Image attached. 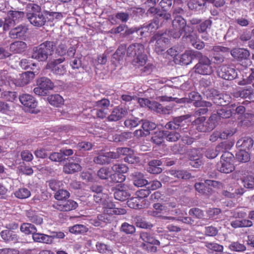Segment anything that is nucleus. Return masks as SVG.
I'll return each mask as SVG.
<instances>
[{
	"instance_id": "1",
	"label": "nucleus",
	"mask_w": 254,
	"mask_h": 254,
	"mask_svg": "<svg viewBox=\"0 0 254 254\" xmlns=\"http://www.w3.org/2000/svg\"><path fill=\"white\" fill-rule=\"evenodd\" d=\"M184 13V10L180 7L174 9L173 16L174 19L172 22V28L169 31L170 35L174 38H179L185 31L186 27V21L182 17Z\"/></svg>"
},
{
	"instance_id": "2",
	"label": "nucleus",
	"mask_w": 254,
	"mask_h": 254,
	"mask_svg": "<svg viewBox=\"0 0 254 254\" xmlns=\"http://www.w3.org/2000/svg\"><path fill=\"white\" fill-rule=\"evenodd\" d=\"M144 47L142 44L134 43L130 45L127 49V55L133 57L132 64L137 67L144 66L147 61V57L144 54Z\"/></svg>"
},
{
	"instance_id": "3",
	"label": "nucleus",
	"mask_w": 254,
	"mask_h": 254,
	"mask_svg": "<svg viewBox=\"0 0 254 254\" xmlns=\"http://www.w3.org/2000/svg\"><path fill=\"white\" fill-rule=\"evenodd\" d=\"M175 204L173 203L162 204L159 202L154 203L153 205V210H149L148 213L152 216L159 217L163 220H174L172 216H167L168 214H174V212L177 214L176 210H171L175 207Z\"/></svg>"
},
{
	"instance_id": "4",
	"label": "nucleus",
	"mask_w": 254,
	"mask_h": 254,
	"mask_svg": "<svg viewBox=\"0 0 254 254\" xmlns=\"http://www.w3.org/2000/svg\"><path fill=\"white\" fill-rule=\"evenodd\" d=\"M53 43L46 41L33 50L32 58L40 62L46 61L53 52Z\"/></svg>"
},
{
	"instance_id": "5",
	"label": "nucleus",
	"mask_w": 254,
	"mask_h": 254,
	"mask_svg": "<svg viewBox=\"0 0 254 254\" xmlns=\"http://www.w3.org/2000/svg\"><path fill=\"white\" fill-rule=\"evenodd\" d=\"M29 8L31 9L27 13V17L31 24L36 27L43 26L46 22V18L41 11V8L37 4H33Z\"/></svg>"
},
{
	"instance_id": "6",
	"label": "nucleus",
	"mask_w": 254,
	"mask_h": 254,
	"mask_svg": "<svg viewBox=\"0 0 254 254\" xmlns=\"http://www.w3.org/2000/svg\"><path fill=\"white\" fill-rule=\"evenodd\" d=\"M217 117L216 115L213 114L210 117L209 120L205 122L206 118L201 116L196 119L193 122V124L196 126V128L199 131H209L215 127L216 125Z\"/></svg>"
},
{
	"instance_id": "7",
	"label": "nucleus",
	"mask_w": 254,
	"mask_h": 254,
	"mask_svg": "<svg viewBox=\"0 0 254 254\" xmlns=\"http://www.w3.org/2000/svg\"><path fill=\"white\" fill-rule=\"evenodd\" d=\"M234 156L229 152H225L221 157L220 162L217 164L218 171L224 173L232 172L235 169L233 164Z\"/></svg>"
},
{
	"instance_id": "8",
	"label": "nucleus",
	"mask_w": 254,
	"mask_h": 254,
	"mask_svg": "<svg viewBox=\"0 0 254 254\" xmlns=\"http://www.w3.org/2000/svg\"><path fill=\"white\" fill-rule=\"evenodd\" d=\"M169 35L173 37L168 32V33L167 32L157 33L151 38L150 43L151 44L155 42L154 49L158 54L165 50L166 45L169 42Z\"/></svg>"
},
{
	"instance_id": "9",
	"label": "nucleus",
	"mask_w": 254,
	"mask_h": 254,
	"mask_svg": "<svg viewBox=\"0 0 254 254\" xmlns=\"http://www.w3.org/2000/svg\"><path fill=\"white\" fill-rule=\"evenodd\" d=\"M198 58L199 62L194 67L195 72L202 75H210L213 69L209 59L206 56H202L201 54Z\"/></svg>"
},
{
	"instance_id": "10",
	"label": "nucleus",
	"mask_w": 254,
	"mask_h": 254,
	"mask_svg": "<svg viewBox=\"0 0 254 254\" xmlns=\"http://www.w3.org/2000/svg\"><path fill=\"white\" fill-rule=\"evenodd\" d=\"M37 87L34 88V92L39 96H45L47 91L53 89L54 84L50 79L43 77L37 80Z\"/></svg>"
},
{
	"instance_id": "11",
	"label": "nucleus",
	"mask_w": 254,
	"mask_h": 254,
	"mask_svg": "<svg viewBox=\"0 0 254 254\" xmlns=\"http://www.w3.org/2000/svg\"><path fill=\"white\" fill-rule=\"evenodd\" d=\"M65 58L62 57L58 59L55 60L53 61L48 63L46 65V69H50L51 71L57 75H64L66 73V67L65 65L60 64L64 62Z\"/></svg>"
},
{
	"instance_id": "12",
	"label": "nucleus",
	"mask_w": 254,
	"mask_h": 254,
	"mask_svg": "<svg viewBox=\"0 0 254 254\" xmlns=\"http://www.w3.org/2000/svg\"><path fill=\"white\" fill-rule=\"evenodd\" d=\"M19 99L26 111L31 113L36 112L37 102L32 96L28 94H23L20 95Z\"/></svg>"
},
{
	"instance_id": "13",
	"label": "nucleus",
	"mask_w": 254,
	"mask_h": 254,
	"mask_svg": "<svg viewBox=\"0 0 254 254\" xmlns=\"http://www.w3.org/2000/svg\"><path fill=\"white\" fill-rule=\"evenodd\" d=\"M52 206L61 211H69L75 210L78 207V203L72 199L54 202Z\"/></svg>"
},
{
	"instance_id": "14",
	"label": "nucleus",
	"mask_w": 254,
	"mask_h": 254,
	"mask_svg": "<svg viewBox=\"0 0 254 254\" xmlns=\"http://www.w3.org/2000/svg\"><path fill=\"white\" fill-rule=\"evenodd\" d=\"M217 73L219 77L226 80H232L237 76V73L233 67L225 65L220 66Z\"/></svg>"
},
{
	"instance_id": "15",
	"label": "nucleus",
	"mask_w": 254,
	"mask_h": 254,
	"mask_svg": "<svg viewBox=\"0 0 254 254\" xmlns=\"http://www.w3.org/2000/svg\"><path fill=\"white\" fill-rule=\"evenodd\" d=\"M215 0H191L188 3L189 8L196 13L202 12L206 7V3L213 4Z\"/></svg>"
},
{
	"instance_id": "16",
	"label": "nucleus",
	"mask_w": 254,
	"mask_h": 254,
	"mask_svg": "<svg viewBox=\"0 0 254 254\" xmlns=\"http://www.w3.org/2000/svg\"><path fill=\"white\" fill-rule=\"evenodd\" d=\"M118 154L114 152H101L94 158V162L98 164H109L112 159H117Z\"/></svg>"
},
{
	"instance_id": "17",
	"label": "nucleus",
	"mask_w": 254,
	"mask_h": 254,
	"mask_svg": "<svg viewBox=\"0 0 254 254\" xmlns=\"http://www.w3.org/2000/svg\"><path fill=\"white\" fill-rule=\"evenodd\" d=\"M128 114V111L126 107L118 106L114 108L111 114L108 116L109 121H117Z\"/></svg>"
},
{
	"instance_id": "18",
	"label": "nucleus",
	"mask_w": 254,
	"mask_h": 254,
	"mask_svg": "<svg viewBox=\"0 0 254 254\" xmlns=\"http://www.w3.org/2000/svg\"><path fill=\"white\" fill-rule=\"evenodd\" d=\"M35 73L32 71H27L20 74L15 79L13 83L16 86H23L28 83L34 77Z\"/></svg>"
},
{
	"instance_id": "19",
	"label": "nucleus",
	"mask_w": 254,
	"mask_h": 254,
	"mask_svg": "<svg viewBox=\"0 0 254 254\" xmlns=\"http://www.w3.org/2000/svg\"><path fill=\"white\" fill-rule=\"evenodd\" d=\"M160 6L163 8L162 11H159L157 9L156 15L161 19L164 20H168L171 18V14L167 13L166 10L170 7L172 5L171 0H161L159 3Z\"/></svg>"
},
{
	"instance_id": "20",
	"label": "nucleus",
	"mask_w": 254,
	"mask_h": 254,
	"mask_svg": "<svg viewBox=\"0 0 254 254\" xmlns=\"http://www.w3.org/2000/svg\"><path fill=\"white\" fill-rule=\"evenodd\" d=\"M201 53L196 51H188L182 55L180 62L183 64L188 65L191 63L194 58H199Z\"/></svg>"
},
{
	"instance_id": "21",
	"label": "nucleus",
	"mask_w": 254,
	"mask_h": 254,
	"mask_svg": "<svg viewBox=\"0 0 254 254\" xmlns=\"http://www.w3.org/2000/svg\"><path fill=\"white\" fill-rule=\"evenodd\" d=\"M133 151L132 149L128 147H119L117 149V152L115 154H118V158L120 157L121 155H126L124 160L126 162L129 163H134V158L132 157Z\"/></svg>"
},
{
	"instance_id": "22",
	"label": "nucleus",
	"mask_w": 254,
	"mask_h": 254,
	"mask_svg": "<svg viewBox=\"0 0 254 254\" xmlns=\"http://www.w3.org/2000/svg\"><path fill=\"white\" fill-rule=\"evenodd\" d=\"M0 235L2 240L6 243H16L18 242L19 240V236L16 233L9 230L2 231Z\"/></svg>"
},
{
	"instance_id": "23",
	"label": "nucleus",
	"mask_w": 254,
	"mask_h": 254,
	"mask_svg": "<svg viewBox=\"0 0 254 254\" xmlns=\"http://www.w3.org/2000/svg\"><path fill=\"white\" fill-rule=\"evenodd\" d=\"M234 96L236 98H248L251 101L254 102V91L251 87L235 92Z\"/></svg>"
},
{
	"instance_id": "24",
	"label": "nucleus",
	"mask_w": 254,
	"mask_h": 254,
	"mask_svg": "<svg viewBox=\"0 0 254 254\" xmlns=\"http://www.w3.org/2000/svg\"><path fill=\"white\" fill-rule=\"evenodd\" d=\"M193 102V105L196 107L201 106L202 101H201V97L198 93L191 92L189 95V98H181L179 99V103Z\"/></svg>"
},
{
	"instance_id": "25",
	"label": "nucleus",
	"mask_w": 254,
	"mask_h": 254,
	"mask_svg": "<svg viewBox=\"0 0 254 254\" xmlns=\"http://www.w3.org/2000/svg\"><path fill=\"white\" fill-rule=\"evenodd\" d=\"M235 108V105H232L231 107H222L220 109L218 110L217 114H216L217 117L216 118V123L218 122V119L222 118H228L232 116L234 113V108ZM216 115V114H215Z\"/></svg>"
},
{
	"instance_id": "26",
	"label": "nucleus",
	"mask_w": 254,
	"mask_h": 254,
	"mask_svg": "<svg viewBox=\"0 0 254 254\" xmlns=\"http://www.w3.org/2000/svg\"><path fill=\"white\" fill-rule=\"evenodd\" d=\"M253 144L254 141L253 139L250 137L245 136L238 140L236 146L240 149L249 150L253 147Z\"/></svg>"
},
{
	"instance_id": "27",
	"label": "nucleus",
	"mask_w": 254,
	"mask_h": 254,
	"mask_svg": "<svg viewBox=\"0 0 254 254\" xmlns=\"http://www.w3.org/2000/svg\"><path fill=\"white\" fill-rule=\"evenodd\" d=\"M231 54L233 57L239 61L247 60L250 56L249 51L244 48L234 49L231 51Z\"/></svg>"
},
{
	"instance_id": "28",
	"label": "nucleus",
	"mask_w": 254,
	"mask_h": 254,
	"mask_svg": "<svg viewBox=\"0 0 254 254\" xmlns=\"http://www.w3.org/2000/svg\"><path fill=\"white\" fill-rule=\"evenodd\" d=\"M27 30V26L24 25H20L10 31L9 36L14 39L21 37L25 35Z\"/></svg>"
},
{
	"instance_id": "29",
	"label": "nucleus",
	"mask_w": 254,
	"mask_h": 254,
	"mask_svg": "<svg viewBox=\"0 0 254 254\" xmlns=\"http://www.w3.org/2000/svg\"><path fill=\"white\" fill-rule=\"evenodd\" d=\"M225 147V143L222 142L218 145L215 149L213 148H208L205 152V156L209 159H213L215 158L220 151H223Z\"/></svg>"
},
{
	"instance_id": "30",
	"label": "nucleus",
	"mask_w": 254,
	"mask_h": 254,
	"mask_svg": "<svg viewBox=\"0 0 254 254\" xmlns=\"http://www.w3.org/2000/svg\"><path fill=\"white\" fill-rule=\"evenodd\" d=\"M32 239L34 242L36 243H45L47 244H51V237L50 235L43 233H37L34 234Z\"/></svg>"
},
{
	"instance_id": "31",
	"label": "nucleus",
	"mask_w": 254,
	"mask_h": 254,
	"mask_svg": "<svg viewBox=\"0 0 254 254\" xmlns=\"http://www.w3.org/2000/svg\"><path fill=\"white\" fill-rule=\"evenodd\" d=\"M26 216L30 221L37 225H40L43 223L42 216L35 211L31 210L27 211Z\"/></svg>"
},
{
	"instance_id": "32",
	"label": "nucleus",
	"mask_w": 254,
	"mask_h": 254,
	"mask_svg": "<svg viewBox=\"0 0 254 254\" xmlns=\"http://www.w3.org/2000/svg\"><path fill=\"white\" fill-rule=\"evenodd\" d=\"M81 166L78 163L69 162L66 163L63 168L64 172L66 174H72L80 171Z\"/></svg>"
},
{
	"instance_id": "33",
	"label": "nucleus",
	"mask_w": 254,
	"mask_h": 254,
	"mask_svg": "<svg viewBox=\"0 0 254 254\" xmlns=\"http://www.w3.org/2000/svg\"><path fill=\"white\" fill-rule=\"evenodd\" d=\"M133 182L134 186L141 187L146 186L147 181L144 179L143 175L139 172H135L133 174Z\"/></svg>"
},
{
	"instance_id": "34",
	"label": "nucleus",
	"mask_w": 254,
	"mask_h": 254,
	"mask_svg": "<svg viewBox=\"0 0 254 254\" xmlns=\"http://www.w3.org/2000/svg\"><path fill=\"white\" fill-rule=\"evenodd\" d=\"M20 230L21 233L25 235L31 234L32 236L37 231L36 227L34 225L29 223H22L20 227Z\"/></svg>"
},
{
	"instance_id": "35",
	"label": "nucleus",
	"mask_w": 254,
	"mask_h": 254,
	"mask_svg": "<svg viewBox=\"0 0 254 254\" xmlns=\"http://www.w3.org/2000/svg\"><path fill=\"white\" fill-rule=\"evenodd\" d=\"M27 46L25 42L16 41L10 44V50L14 53H20L26 49Z\"/></svg>"
},
{
	"instance_id": "36",
	"label": "nucleus",
	"mask_w": 254,
	"mask_h": 254,
	"mask_svg": "<svg viewBox=\"0 0 254 254\" xmlns=\"http://www.w3.org/2000/svg\"><path fill=\"white\" fill-rule=\"evenodd\" d=\"M96 248L97 252L101 254H113V248L112 247L102 242H97L96 244Z\"/></svg>"
},
{
	"instance_id": "37",
	"label": "nucleus",
	"mask_w": 254,
	"mask_h": 254,
	"mask_svg": "<svg viewBox=\"0 0 254 254\" xmlns=\"http://www.w3.org/2000/svg\"><path fill=\"white\" fill-rule=\"evenodd\" d=\"M122 188V187H121L122 189H119L116 190L114 192V197L117 200L123 201L127 199L130 194L127 190Z\"/></svg>"
},
{
	"instance_id": "38",
	"label": "nucleus",
	"mask_w": 254,
	"mask_h": 254,
	"mask_svg": "<svg viewBox=\"0 0 254 254\" xmlns=\"http://www.w3.org/2000/svg\"><path fill=\"white\" fill-rule=\"evenodd\" d=\"M195 190L200 194L209 195L212 192V190L209 187H206L204 183H197L194 185Z\"/></svg>"
},
{
	"instance_id": "39",
	"label": "nucleus",
	"mask_w": 254,
	"mask_h": 254,
	"mask_svg": "<svg viewBox=\"0 0 254 254\" xmlns=\"http://www.w3.org/2000/svg\"><path fill=\"white\" fill-rule=\"evenodd\" d=\"M140 237L142 241L146 243V244H153L154 245H160V242L158 240L155 239L147 232H141Z\"/></svg>"
},
{
	"instance_id": "40",
	"label": "nucleus",
	"mask_w": 254,
	"mask_h": 254,
	"mask_svg": "<svg viewBox=\"0 0 254 254\" xmlns=\"http://www.w3.org/2000/svg\"><path fill=\"white\" fill-rule=\"evenodd\" d=\"M48 101L51 105L55 106L62 105L64 102L63 98L59 94L50 95L48 97Z\"/></svg>"
},
{
	"instance_id": "41",
	"label": "nucleus",
	"mask_w": 254,
	"mask_h": 254,
	"mask_svg": "<svg viewBox=\"0 0 254 254\" xmlns=\"http://www.w3.org/2000/svg\"><path fill=\"white\" fill-rule=\"evenodd\" d=\"M102 205L104 213L107 214H112L113 210L115 207V204L111 201L108 196L105 201H103Z\"/></svg>"
},
{
	"instance_id": "42",
	"label": "nucleus",
	"mask_w": 254,
	"mask_h": 254,
	"mask_svg": "<svg viewBox=\"0 0 254 254\" xmlns=\"http://www.w3.org/2000/svg\"><path fill=\"white\" fill-rule=\"evenodd\" d=\"M155 108L154 109V111L159 113H162L164 114H170L173 110V106L172 105H169L166 106V107H163L161 104L156 102V104H155Z\"/></svg>"
},
{
	"instance_id": "43",
	"label": "nucleus",
	"mask_w": 254,
	"mask_h": 254,
	"mask_svg": "<svg viewBox=\"0 0 254 254\" xmlns=\"http://www.w3.org/2000/svg\"><path fill=\"white\" fill-rule=\"evenodd\" d=\"M88 228L83 225L76 224L69 228V231L70 233L78 234H83L88 231Z\"/></svg>"
},
{
	"instance_id": "44",
	"label": "nucleus",
	"mask_w": 254,
	"mask_h": 254,
	"mask_svg": "<svg viewBox=\"0 0 254 254\" xmlns=\"http://www.w3.org/2000/svg\"><path fill=\"white\" fill-rule=\"evenodd\" d=\"M14 195L18 198L25 199L31 195V192L28 189L21 188L14 192Z\"/></svg>"
},
{
	"instance_id": "45",
	"label": "nucleus",
	"mask_w": 254,
	"mask_h": 254,
	"mask_svg": "<svg viewBox=\"0 0 254 254\" xmlns=\"http://www.w3.org/2000/svg\"><path fill=\"white\" fill-rule=\"evenodd\" d=\"M171 174L174 175L175 177L185 180L189 179L192 177L190 173L186 170H172L171 172Z\"/></svg>"
},
{
	"instance_id": "46",
	"label": "nucleus",
	"mask_w": 254,
	"mask_h": 254,
	"mask_svg": "<svg viewBox=\"0 0 254 254\" xmlns=\"http://www.w3.org/2000/svg\"><path fill=\"white\" fill-rule=\"evenodd\" d=\"M165 132L164 130L156 131L152 137V142L157 145L161 144L165 138Z\"/></svg>"
},
{
	"instance_id": "47",
	"label": "nucleus",
	"mask_w": 254,
	"mask_h": 254,
	"mask_svg": "<svg viewBox=\"0 0 254 254\" xmlns=\"http://www.w3.org/2000/svg\"><path fill=\"white\" fill-rule=\"evenodd\" d=\"M7 15L17 23L24 17V13L22 11L10 10L8 12Z\"/></svg>"
},
{
	"instance_id": "48",
	"label": "nucleus",
	"mask_w": 254,
	"mask_h": 254,
	"mask_svg": "<svg viewBox=\"0 0 254 254\" xmlns=\"http://www.w3.org/2000/svg\"><path fill=\"white\" fill-rule=\"evenodd\" d=\"M55 198L60 201L66 199L70 196V193L65 190L59 189L55 194Z\"/></svg>"
},
{
	"instance_id": "49",
	"label": "nucleus",
	"mask_w": 254,
	"mask_h": 254,
	"mask_svg": "<svg viewBox=\"0 0 254 254\" xmlns=\"http://www.w3.org/2000/svg\"><path fill=\"white\" fill-rule=\"evenodd\" d=\"M126 50V45L125 44L121 45L117 50L113 56V58L120 61L121 60L125 54Z\"/></svg>"
},
{
	"instance_id": "50",
	"label": "nucleus",
	"mask_w": 254,
	"mask_h": 254,
	"mask_svg": "<svg viewBox=\"0 0 254 254\" xmlns=\"http://www.w3.org/2000/svg\"><path fill=\"white\" fill-rule=\"evenodd\" d=\"M236 159L240 162H247L250 160V157L246 150L240 149L236 154Z\"/></svg>"
},
{
	"instance_id": "51",
	"label": "nucleus",
	"mask_w": 254,
	"mask_h": 254,
	"mask_svg": "<svg viewBox=\"0 0 254 254\" xmlns=\"http://www.w3.org/2000/svg\"><path fill=\"white\" fill-rule=\"evenodd\" d=\"M165 138L170 142H175L178 140L181 137L180 133L176 131H165Z\"/></svg>"
},
{
	"instance_id": "52",
	"label": "nucleus",
	"mask_w": 254,
	"mask_h": 254,
	"mask_svg": "<svg viewBox=\"0 0 254 254\" xmlns=\"http://www.w3.org/2000/svg\"><path fill=\"white\" fill-rule=\"evenodd\" d=\"M138 103L141 107H147L153 110H154L155 108V104H156V102H151L149 100L145 98H138Z\"/></svg>"
},
{
	"instance_id": "53",
	"label": "nucleus",
	"mask_w": 254,
	"mask_h": 254,
	"mask_svg": "<svg viewBox=\"0 0 254 254\" xmlns=\"http://www.w3.org/2000/svg\"><path fill=\"white\" fill-rule=\"evenodd\" d=\"M229 249L232 251L241 252L245 251L246 247L244 244L233 242L229 246Z\"/></svg>"
},
{
	"instance_id": "54",
	"label": "nucleus",
	"mask_w": 254,
	"mask_h": 254,
	"mask_svg": "<svg viewBox=\"0 0 254 254\" xmlns=\"http://www.w3.org/2000/svg\"><path fill=\"white\" fill-rule=\"evenodd\" d=\"M205 246L209 250L217 252H221L223 250V246L214 242H205Z\"/></svg>"
},
{
	"instance_id": "55",
	"label": "nucleus",
	"mask_w": 254,
	"mask_h": 254,
	"mask_svg": "<svg viewBox=\"0 0 254 254\" xmlns=\"http://www.w3.org/2000/svg\"><path fill=\"white\" fill-rule=\"evenodd\" d=\"M112 170L113 172L124 175L127 172L128 167L125 164H118L114 165Z\"/></svg>"
},
{
	"instance_id": "56",
	"label": "nucleus",
	"mask_w": 254,
	"mask_h": 254,
	"mask_svg": "<svg viewBox=\"0 0 254 254\" xmlns=\"http://www.w3.org/2000/svg\"><path fill=\"white\" fill-rule=\"evenodd\" d=\"M242 183L245 188L253 189L254 188V177L251 175L244 177L242 179Z\"/></svg>"
},
{
	"instance_id": "57",
	"label": "nucleus",
	"mask_w": 254,
	"mask_h": 254,
	"mask_svg": "<svg viewBox=\"0 0 254 254\" xmlns=\"http://www.w3.org/2000/svg\"><path fill=\"white\" fill-rule=\"evenodd\" d=\"M140 123L139 119L137 118H133L128 119H127L125 122L124 125L126 127L132 128L137 126Z\"/></svg>"
},
{
	"instance_id": "58",
	"label": "nucleus",
	"mask_w": 254,
	"mask_h": 254,
	"mask_svg": "<svg viewBox=\"0 0 254 254\" xmlns=\"http://www.w3.org/2000/svg\"><path fill=\"white\" fill-rule=\"evenodd\" d=\"M97 175L100 179L105 180L108 179L109 177H111L112 173L109 168L103 167L98 171Z\"/></svg>"
},
{
	"instance_id": "59",
	"label": "nucleus",
	"mask_w": 254,
	"mask_h": 254,
	"mask_svg": "<svg viewBox=\"0 0 254 254\" xmlns=\"http://www.w3.org/2000/svg\"><path fill=\"white\" fill-rule=\"evenodd\" d=\"M252 73L246 78H243L238 82V84L240 85H246L251 84L254 81V68L251 69Z\"/></svg>"
},
{
	"instance_id": "60",
	"label": "nucleus",
	"mask_w": 254,
	"mask_h": 254,
	"mask_svg": "<svg viewBox=\"0 0 254 254\" xmlns=\"http://www.w3.org/2000/svg\"><path fill=\"white\" fill-rule=\"evenodd\" d=\"M142 128L145 132L147 131V135H148L150 133V130L156 128V125L153 122L145 121L142 123Z\"/></svg>"
},
{
	"instance_id": "61",
	"label": "nucleus",
	"mask_w": 254,
	"mask_h": 254,
	"mask_svg": "<svg viewBox=\"0 0 254 254\" xmlns=\"http://www.w3.org/2000/svg\"><path fill=\"white\" fill-rule=\"evenodd\" d=\"M218 232L217 228L212 226H207L204 228V234L207 236L214 237L218 234Z\"/></svg>"
},
{
	"instance_id": "62",
	"label": "nucleus",
	"mask_w": 254,
	"mask_h": 254,
	"mask_svg": "<svg viewBox=\"0 0 254 254\" xmlns=\"http://www.w3.org/2000/svg\"><path fill=\"white\" fill-rule=\"evenodd\" d=\"M139 199L138 197H135L129 199L127 202V204L130 208L133 209H140L141 205L139 204Z\"/></svg>"
},
{
	"instance_id": "63",
	"label": "nucleus",
	"mask_w": 254,
	"mask_h": 254,
	"mask_svg": "<svg viewBox=\"0 0 254 254\" xmlns=\"http://www.w3.org/2000/svg\"><path fill=\"white\" fill-rule=\"evenodd\" d=\"M204 94L208 98L212 99L213 98H217L220 99L221 98L218 91L213 88L206 90Z\"/></svg>"
},
{
	"instance_id": "64",
	"label": "nucleus",
	"mask_w": 254,
	"mask_h": 254,
	"mask_svg": "<svg viewBox=\"0 0 254 254\" xmlns=\"http://www.w3.org/2000/svg\"><path fill=\"white\" fill-rule=\"evenodd\" d=\"M121 230L126 234H132L135 231V228L134 226L125 222L122 225Z\"/></svg>"
}]
</instances>
